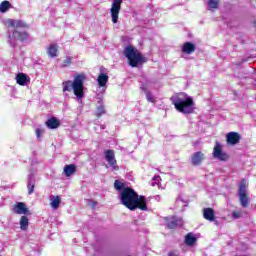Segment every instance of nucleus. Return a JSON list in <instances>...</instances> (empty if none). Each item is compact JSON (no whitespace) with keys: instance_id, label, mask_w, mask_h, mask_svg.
I'll list each match as a JSON object with an SVG mask.
<instances>
[{"instance_id":"nucleus-5","label":"nucleus","mask_w":256,"mask_h":256,"mask_svg":"<svg viewBox=\"0 0 256 256\" xmlns=\"http://www.w3.org/2000/svg\"><path fill=\"white\" fill-rule=\"evenodd\" d=\"M238 196L241 207L247 208L251 205V198L249 197V193H247V180L242 179L239 188H238Z\"/></svg>"},{"instance_id":"nucleus-29","label":"nucleus","mask_w":256,"mask_h":256,"mask_svg":"<svg viewBox=\"0 0 256 256\" xmlns=\"http://www.w3.org/2000/svg\"><path fill=\"white\" fill-rule=\"evenodd\" d=\"M209 9H219V0H208Z\"/></svg>"},{"instance_id":"nucleus-35","label":"nucleus","mask_w":256,"mask_h":256,"mask_svg":"<svg viewBox=\"0 0 256 256\" xmlns=\"http://www.w3.org/2000/svg\"><path fill=\"white\" fill-rule=\"evenodd\" d=\"M141 89H142V91H144L145 95H146L147 93H149V92L147 91V86H146V85H142Z\"/></svg>"},{"instance_id":"nucleus-12","label":"nucleus","mask_w":256,"mask_h":256,"mask_svg":"<svg viewBox=\"0 0 256 256\" xmlns=\"http://www.w3.org/2000/svg\"><path fill=\"white\" fill-rule=\"evenodd\" d=\"M7 27H13L14 29H29V24L23 20H7Z\"/></svg>"},{"instance_id":"nucleus-11","label":"nucleus","mask_w":256,"mask_h":256,"mask_svg":"<svg viewBox=\"0 0 256 256\" xmlns=\"http://www.w3.org/2000/svg\"><path fill=\"white\" fill-rule=\"evenodd\" d=\"M205 159H207V156H205V154L203 152H201V151L195 152L191 156V164L194 167H199V165H201V163H203V161H205Z\"/></svg>"},{"instance_id":"nucleus-1","label":"nucleus","mask_w":256,"mask_h":256,"mask_svg":"<svg viewBox=\"0 0 256 256\" xmlns=\"http://www.w3.org/2000/svg\"><path fill=\"white\" fill-rule=\"evenodd\" d=\"M120 203L129 211H149L147 207V197L139 195L135 189L126 187L120 191Z\"/></svg>"},{"instance_id":"nucleus-34","label":"nucleus","mask_w":256,"mask_h":256,"mask_svg":"<svg viewBox=\"0 0 256 256\" xmlns=\"http://www.w3.org/2000/svg\"><path fill=\"white\" fill-rule=\"evenodd\" d=\"M89 206L92 207L93 209H95V207H97V202H95L93 200H89Z\"/></svg>"},{"instance_id":"nucleus-18","label":"nucleus","mask_w":256,"mask_h":256,"mask_svg":"<svg viewBox=\"0 0 256 256\" xmlns=\"http://www.w3.org/2000/svg\"><path fill=\"white\" fill-rule=\"evenodd\" d=\"M197 47L192 42H185L182 46V53L186 55H191V53H195Z\"/></svg>"},{"instance_id":"nucleus-4","label":"nucleus","mask_w":256,"mask_h":256,"mask_svg":"<svg viewBox=\"0 0 256 256\" xmlns=\"http://www.w3.org/2000/svg\"><path fill=\"white\" fill-rule=\"evenodd\" d=\"M124 55L130 67H138L139 65H143V63H147V57L143 56V54L133 46H127L124 49Z\"/></svg>"},{"instance_id":"nucleus-30","label":"nucleus","mask_w":256,"mask_h":256,"mask_svg":"<svg viewBox=\"0 0 256 256\" xmlns=\"http://www.w3.org/2000/svg\"><path fill=\"white\" fill-rule=\"evenodd\" d=\"M101 115H105V106H98L96 109V117H101Z\"/></svg>"},{"instance_id":"nucleus-27","label":"nucleus","mask_w":256,"mask_h":256,"mask_svg":"<svg viewBox=\"0 0 256 256\" xmlns=\"http://www.w3.org/2000/svg\"><path fill=\"white\" fill-rule=\"evenodd\" d=\"M28 188V195H33L35 193V182H33L31 179L27 183Z\"/></svg>"},{"instance_id":"nucleus-14","label":"nucleus","mask_w":256,"mask_h":256,"mask_svg":"<svg viewBox=\"0 0 256 256\" xmlns=\"http://www.w3.org/2000/svg\"><path fill=\"white\" fill-rule=\"evenodd\" d=\"M31 79L29 78V76H27V74L25 73H18L16 75V83L18 85H21L22 87H25V85L27 83H30Z\"/></svg>"},{"instance_id":"nucleus-20","label":"nucleus","mask_w":256,"mask_h":256,"mask_svg":"<svg viewBox=\"0 0 256 256\" xmlns=\"http://www.w3.org/2000/svg\"><path fill=\"white\" fill-rule=\"evenodd\" d=\"M77 171V166L75 164H68L64 166V175L66 177H71V175H74Z\"/></svg>"},{"instance_id":"nucleus-15","label":"nucleus","mask_w":256,"mask_h":256,"mask_svg":"<svg viewBox=\"0 0 256 256\" xmlns=\"http://www.w3.org/2000/svg\"><path fill=\"white\" fill-rule=\"evenodd\" d=\"M45 125L48 129H58V127L61 125V121H59L57 117L52 116L45 122Z\"/></svg>"},{"instance_id":"nucleus-31","label":"nucleus","mask_w":256,"mask_h":256,"mask_svg":"<svg viewBox=\"0 0 256 256\" xmlns=\"http://www.w3.org/2000/svg\"><path fill=\"white\" fill-rule=\"evenodd\" d=\"M146 99L150 103H155V97H153V94H151V92H146Z\"/></svg>"},{"instance_id":"nucleus-32","label":"nucleus","mask_w":256,"mask_h":256,"mask_svg":"<svg viewBox=\"0 0 256 256\" xmlns=\"http://www.w3.org/2000/svg\"><path fill=\"white\" fill-rule=\"evenodd\" d=\"M35 133H36L37 139H41V134H42V133H45V130H43V129H41V128H37L36 131H35Z\"/></svg>"},{"instance_id":"nucleus-16","label":"nucleus","mask_w":256,"mask_h":256,"mask_svg":"<svg viewBox=\"0 0 256 256\" xmlns=\"http://www.w3.org/2000/svg\"><path fill=\"white\" fill-rule=\"evenodd\" d=\"M195 243H197V237H195L193 233L189 232L188 234L185 235L184 244L187 247H195Z\"/></svg>"},{"instance_id":"nucleus-21","label":"nucleus","mask_w":256,"mask_h":256,"mask_svg":"<svg viewBox=\"0 0 256 256\" xmlns=\"http://www.w3.org/2000/svg\"><path fill=\"white\" fill-rule=\"evenodd\" d=\"M97 81H98L99 87H105V85L109 83V76L107 74L101 73L99 74Z\"/></svg>"},{"instance_id":"nucleus-13","label":"nucleus","mask_w":256,"mask_h":256,"mask_svg":"<svg viewBox=\"0 0 256 256\" xmlns=\"http://www.w3.org/2000/svg\"><path fill=\"white\" fill-rule=\"evenodd\" d=\"M241 141V135L237 132H229L226 134L227 145H237Z\"/></svg>"},{"instance_id":"nucleus-22","label":"nucleus","mask_w":256,"mask_h":256,"mask_svg":"<svg viewBox=\"0 0 256 256\" xmlns=\"http://www.w3.org/2000/svg\"><path fill=\"white\" fill-rule=\"evenodd\" d=\"M20 229L22 231H27V229H29V218L25 215L20 218Z\"/></svg>"},{"instance_id":"nucleus-25","label":"nucleus","mask_w":256,"mask_h":256,"mask_svg":"<svg viewBox=\"0 0 256 256\" xmlns=\"http://www.w3.org/2000/svg\"><path fill=\"white\" fill-rule=\"evenodd\" d=\"M114 188L116 189V191H119V195H121V191H123V189H127V187H125V183L119 180H115Z\"/></svg>"},{"instance_id":"nucleus-2","label":"nucleus","mask_w":256,"mask_h":256,"mask_svg":"<svg viewBox=\"0 0 256 256\" xmlns=\"http://www.w3.org/2000/svg\"><path fill=\"white\" fill-rule=\"evenodd\" d=\"M87 79V75L85 73L76 74L74 80H67L62 83V91L63 93H71L73 91L75 97L77 99H83L85 97V80Z\"/></svg>"},{"instance_id":"nucleus-23","label":"nucleus","mask_w":256,"mask_h":256,"mask_svg":"<svg viewBox=\"0 0 256 256\" xmlns=\"http://www.w3.org/2000/svg\"><path fill=\"white\" fill-rule=\"evenodd\" d=\"M47 53L49 57H52V58L57 57V53H58L57 44H51L48 47Z\"/></svg>"},{"instance_id":"nucleus-17","label":"nucleus","mask_w":256,"mask_h":256,"mask_svg":"<svg viewBox=\"0 0 256 256\" xmlns=\"http://www.w3.org/2000/svg\"><path fill=\"white\" fill-rule=\"evenodd\" d=\"M164 221L169 229H177L179 225V220L175 216H172L171 218L165 217Z\"/></svg>"},{"instance_id":"nucleus-19","label":"nucleus","mask_w":256,"mask_h":256,"mask_svg":"<svg viewBox=\"0 0 256 256\" xmlns=\"http://www.w3.org/2000/svg\"><path fill=\"white\" fill-rule=\"evenodd\" d=\"M203 217L206 219V221H215V210L213 208H204Z\"/></svg>"},{"instance_id":"nucleus-26","label":"nucleus","mask_w":256,"mask_h":256,"mask_svg":"<svg viewBox=\"0 0 256 256\" xmlns=\"http://www.w3.org/2000/svg\"><path fill=\"white\" fill-rule=\"evenodd\" d=\"M9 7H11V3L9 1L1 2L0 13H7V11H9Z\"/></svg>"},{"instance_id":"nucleus-33","label":"nucleus","mask_w":256,"mask_h":256,"mask_svg":"<svg viewBox=\"0 0 256 256\" xmlns=\"http://www.w3.org/2000/svg\"><path fill=\"white\" fill-rule=\"evenodd\" d=\"M241 215H242L241 211H233L232 212L233 219H240Z\"/></svg>"},{"instance_id":"nucleus-36","label":"nucleus","mask_w":256,"mask_h":256,"mask_svg":"<svg viewBox=\"0 0 256 256\" xmlns=\"http://www.w3.org/2000/svg\"><path fill=\"white\" fill-rule=\"evenodd\" d=\"M168 256H177V252L170 251V252H168Z\"/></svg>"},{"instance_id":"nucleus-6","label":"nucleus","mask_w":256,"mask_h":256,"mask_svg":"<svg viewBox=\"0 0 256 256\" xmlns=\"http://www.w3.org/2000/svg\"><path fill=\"white\" fill-rule=\"evenodd\" d=\"M29 37V32L14 29L12 35H8V43L11 45V47H17V43H15V41H20V43H23L24 41H27Z\"/></svg>"},{"instance_id":"nucleus-37","label":"nucleus","mask_w":256,"mask_h":256,"mask_svg":"<svg viewBox=\"0 0 256 256\" xmlns=\"http://www.w3.org/2000/svg\"><path fill=\"white\" fill-rule=\"evenodd\" d=\"M159 179V176L154 177V180L157 181Z\"/></svg>"},{"instance_id":"nucleus-28","label":"nucleus","mask_w":256,"mask_h":256,"mask_svg":"<svg viewBox=\"0 0 256 256\" xmlns=\"http://www.w3.org/2000/svg\"><path fill=\"white\" fill-rule=\"evenodd\" d=\"M72 63H73V58L71 56H66L61 67H62V69H65V67H70V65H72Z\"/></svg>"},{"instance_id":"nucleus-24","label":"nucleus","mask_w":256,"mask_h":256,"mask_svg":"<svg viewBox=\"0 0 256 256\" xmlns=\"http://www.w3.org/2000/svg\"><path fill=\"white\" fill-rule=\"evenodd\" d=\"M61 205V197L60 196H54L50 202V206L52 209H59Z\"/></svg>"},{"instance_id":"nucleus-9","label":"nucleus","mask_w":256,"mask_h":256,"mask_svg":"<svg viewBox=\"0 0 256 256\" xmlns=\"http://www.w3.org/2000/svg\"><path fill=\"white\" fill-rule=\"evenodd\" d=\"M12 211L15 213V215H31V211H29V208L25 202H16L12 206Z\"/></svg>"},{"instance_id":"nucleus-8","label":"nucleus","mask_w":256,"mask_h":256,"mask_svg":"<svg viewBox=\"0 0 256 256\" xmlns=\"http://www.w3.org/2000/svg\"><path fill=\"white\" fill-rule=\"evenodd\" d=\"M213 158L218 159L219 161H228L229 159V154L223 152V146L219 142H216L214 146Z\"/></svg>"},{"instance_id":"nucleus-10","label":"nucleus","mask_w":256,"mask_h":256,"mask_svg":"<svg viewBox=\"0 0 256 256\" xmlns=\"http://www.w3.org/2000/svg\"><path fill=\"white\" fill-rule=\"evenodd\" d=\"M105 159L110 167L114 171H119V165H117V159H115V151L109 149L104 152Z\"/></svg>"},{"instance_id":"nucleus-3","label":"nucleus","mask_w":256,"mask_h":256,"mask_svg":"<svg viewBox=\"0 0 256 256\" xmlns=\"http://www.w3.org/2000/svg\"><path fill=\"white\" fill-rule=\"evenodd\" d=\"M171 101L174 105V109L179 113H183L184 115L195 113V101H193V97L187 95V93H178L171 97Z\"/></svg>"},{"instance_id":"nucleus-7","label":"nucleus","mask_w":256,"mask_h":256,"mask_svg":"<svg viewBox=\"0 0 256 256\" xmlns=\"http://www.w3.org/2000/svg\"><path fill=\"white\" fill-rule=\"evenodd\" d=\"M123 0H114L112 2V7L110 9V15L112 18V23H119V13H121V4Z\"/></svg>"}]
</instances>
